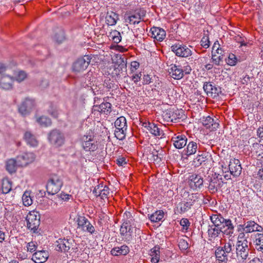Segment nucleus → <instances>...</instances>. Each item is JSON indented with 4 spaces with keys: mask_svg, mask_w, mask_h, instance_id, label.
<instances>
[{
    "mask_svg": "<svg viewBox=\"0 0 263 263\" xmlns=\"http://www.w3.org/2000/svg\"><path fill=\"white\" fill-rule=\"evenodd\" d=\"M210 219L214 227L224 231L226 235H231L233 233L234 227L230 219H224L220 214H213L210 216Z\"/></svg>",
    "mask_w": 263,
    "mask_h": 263,
    "instance_id": "obj_1",
    "label": "nucleus"
},
{
    "mask_svg": "<svg viewBox=\"0 0 263 263\" xmlns=\"http://www.w3.org/2000/svg\"><path fill=\"white\" fill-rule=\"evenodd\" d=\"M55 250L58 251L70 254L78 251V245L73 239H59L55 242Z\"/></svg>",
    "mask_w": 263,
    "mask_h": 263,
    "instance_id": "obj_2",
    "label": "nucleus"
},
{
    "mask_svg": "<svg viewBox=\"0 0 263 263\" xmlns=\"http://www.w3.org/2000/svg\"><path fill=\"white\" fill-rule=\"evenodd\" d=\"M232 250V246L231 242L226 243L223 247L219 246L216 248L215 255L218 263H227L228 261V254Z\"/></svg>",
    "mask_w": 263,
    "mask_h": 263,
    "instance_id": "obj_3",
    "label": "nucleus"
},
{
    "mask_svg": "<svg viewBox=\"0 0 263 263\" xmlns=\"http://www.w3.org/2000/svg\"><path fill=\"white\" fill-rule=\"evenodd\" d=\"M63 185V181L57 175L51 176L46 184L47 192L49 195L57 194Z\"/></svg>",
    "mask_w": 263,
    "mask_h": 263,
    "instance_id": "obj_4",
    "label": "nucleus"
},
{
    "mask_svg": "<svg viewBox=\"0 0 263 263\" xmlns=\"http://www.w3.org/2000/svg\"><path fill=\"white\" fill-rule=\"evenodd\" d=\"M125 21L130 24H138L141 21H143L146 15V11L143 8H137L134 11H130Z\"/></svg>",
    "mask_w": 263,
    "mask_h": 263,
    "instance_id": "obj_5",
    "label": "nucleus"
},
{
    "mask_svg": "<svg viewBox=\"0 0 263 263\" xmlns=\"http://www.w3.org/2000/svg\"><path fill=\"white\" fill-rule=\"evenodd\" d=\"M26 220L28 229L32 231L33 233H36L40 224V216L38 212H30L27 215Z\"/></svg>",
    "mask_w": 263,
    "mask_h": 263,
    "instance_id": "obj_6",
    "label": "nucleus"
},
{
    "mask_svg": "<svg viewBox=\"0 0 263 263\" xmlns=\"http://www.w3.org/2000/svg\"><path fill=\"white\" fill-rule=\"evenodd\" d=\"M92 59L91 55H85L78 59L72 65L73 71L81 72L85 70L89 65Z\"/></svg>",
    "mask_w": 263,
    "mask_h": 263,
    "instance_id": "obj_7",
    "label": "nucleus"
},
{
    "mask_svg": "<svg viewBox=\"0 0 263 263\" xmlns=\"http://www.w3.org/2000/svg\"><path fill=\"white\" fill-rule=\"evenodd\" d=\"M249 251L248 243L246 242L243 241L241 242H236V254L239 261H246L248 257Z\"/></svg>",
    "mask_w": 263,
    "mask_h": 263,
    "instance_id": "obj_8",
    "label": "nucleus"
},
{
    "mask_svg": "<svg viewBox=\"0 0 263 263\" xmlns=\"http://www.w3.org/2000/svg\"><path fill=\"white\" fill-rule=\"evenodd\" d=\"M116 59L113 73L119 77L123 71H126L127 59L121 54H117Z\"/></svg>",
    "mask_w": 263,
    "mask_h": 263,
    "instance_id": "obj_9",
    "label": "nucleus"
},
{
    "mask_svg": "<svg viewBox=\"0 0 263 263\" xmlns=\"http://www.w3.org/2000/svg\"><path fill=\"white\" fill-rule=\"evenodd\" d=\"M48 139L51 144L59 147L64 143L65 137L61 131L55 129L49 134Z\"/></svg>",
    "mask_w": 263,
    "mask_h": 263,
    "instance_id": "obj_10",
    "label": "nucleus"
},
{
    "mask_svg": "<svg viewBox=\"0 0 263 263\" xmlns=\"http://www.w3.org/2000/svg\"><path fill=\"white\" fill-rule=\"evenodd\" d=\"M77 222L78 229H81L84 232L89 233L91 234H93L95 233V227L85 216H79L77 218Z\"/></svg>",
    "mask_w": 263,
    "mask_h": 263,
    "instance_id": "obj_11",
    "label": "nucleus"
},
{
    "mask_svg": "<svg viewBox=\"0 0 263 263\" xmlns=\"http://www.w3.org/2000/svg\"><path fill=\"white\" fill-rule=\"evenodd\" d=\"M171 49L177 57L187 58L191 56L192 54L191 50L188 47L179 43L172 45Z\"/></svg>",
    "mask_w": 263,
    "mask_h": 263,
    "instance_id": "obj_12",
    "label": "nucleus"
},
{
    "mask_svg": "<svg viewBox=\"0 0 263 263\" xmlns=\"http://www.w3.org/2000/svg\"><path fill=\"white\" fill-rule=\"evenodd\" d=\"M203 88L206 95L213 98L217 97L221 93V88L219 86H216L211 82H204Z\"/></svg>",
    "mask_w": 263,
    "mask_h": 263,
    "instance_id": "obj_13",
    "label": "nucleus"
},
{
    "mask_svg": "<svg viewBox=\"0 0 263 263\" xmlns=\"http://www.w3.org/2000/svg\"><path fill=\"white\" fill-rule=\"evenodd\" d=\"M17 159L18 166L19 167H24L35 160V155L33 153L27 152L18 156Z\"/></svg>",
    "mask_w": 263,
    "mask_h": 263,
    "instance_id": "obj_14",
    "label": "nucleus"
},
{
    "mask_svg": "<svg viewBox=\"0 0 263 263\" xmlns=\"http://www.w3.org/2000/svg\"><path fill=\"white\" fill-rule=\"evenodd\" d=\"M35 106L34 100L26 98L18 108V112L23 116H26L30 114Z\"/></svg>",
    "mask_w": 263,
    "mask_h": 263,
    "instance_id": "obj_15",
    "label": "nucleus"
},
{
    "mask_svg": "<svg viewBox=\"0 0 263 263\" xmlns=\"http://www.w3.org/2000/svg\"><path fill=\"white\" fill-rule=\"evenodd\" d=\"M243 231L246 233H251L254 232H262L263 228L254 221H248L243 224L239 225Z\"/></svg>",
    "mask_w": 263,
    "mask_h": 263,
    "instance_id": "obj_16",
    "label": "nucleus"
},
{
    "mask_svg": "<svg viewBox=\"0 0 263 263\" xmlns=\"http://www.w3.org/2000/svg\"><path fill=\"white\" fill-rule=\"evenodd\" d=\"M242 167L238 159L231 158L229 162V171L234 177L239 176L241 172Z\"/></svg>",
    "mask_w": 263,
    "mask_h": 263,
    "instance_id": "obj_17",
    "label": "nucleus"
},
{
    "mask_svg": "<svg viewBox=\"0 0 263 263\" xmlns=\"http://www.w3.org/2000/svg\"><path fill=\"white\" fill-rule=\"evenodd\" d=\"M171 140L176 148L180 149L186 145L187 138L185 135L178 133L175 134Z\"/></svg>",
    "mask_w": 263,
    "mask_h": 263,
    "instance_id": "obj_18",
    "label": "nucleus"
},
{
    "mask_svg": "<svg viewBox=\"0 0 263 263\" xmlns=\"http://www.w3.org/2000/svg\"><path fill=\"white\" fill-rule=\"evenodd\" d=\"M189 184L190 187L193 189L200 188L203 183V178L197 174H193L189 177Z\"/></svg>",
    "mask_w": 263,
    "mask_h": 263,
    "instance_id": "obj_19",
    "label": "nucleus"
},
{
    "mask_svg": "<svg viewBox=\"0 0 263 263\" xmlns=\"http://www.w3.org/2000/svg\"><path fill=\"white\" fill-rule=\"evenodd\" d=\"M202 125L211 131L216 130L219 125V123L210 116L203 117L201 119Z\"/></svg>",
    "mask_w": 263,
    "mask_h": 263,
    "instance_id": "obj_20",
    "label": "nucleus"
},
{
    "mask_svg": "<svg viewBox=\"0 0 263 263\" xmlns=\"http://www.w3.org/2000/svg\"><path fill=\"white\" fill-rule=\"evenodd\" d=\"M152 37L158 41L161 42L165 37V31L160 27H153L151 29Z\"/></svg>",
    "mask_w": 263,
    "mask_h": 263,
    "instance_id": "obj_21",
    "label": "nucleus"
},
{
    "mask_svg": "<svg viewBox=\"0 0 263 263\" xmlns=\"http://www.w3.org/2000/svg\"><path fill=\"white\" fill-rule=\"evenodd\" d=\"M49 257V253L47 251H37L33 254L32 260L35 263H43L45 262Z\"/></svg>",
    "mask_w": 263,
    "mask_h": 263,
    "instance_id": "obj_22",
    "label": "nucleus"
},
{
    "mask_svg": "<svg viewBox=\"0 0 263 263\" xmlns=\"http://www.w3.org/2000/svg\"><path fill=\"white\" fill-rule=\"evenodd\" d=\"M144 127L147 128L149 132L155 136H160L161 137L164 135L163 131L158 126L154 123L148 122L144 123Z\"/></svg>",
    "mask_w": 263,
    "mask_h": 263,
    "instance_id": "obj_23",
    "label": "nucleus"
},
{
    "mask_svg": "<svg viewBox=\"0 0 263 263\" xmlns=\"http://www.w3.org/2000/svg\"><path fill=\"white\" fill-rule=\"evenodd\" d=\"M111 104L109 102L102 103L100 105H95L93 106L94 111H97L105 115H108L111 112Z\"/></svg>",
    "mask_w": 263,
    "mask_h": 263,
    "instance_id": "obj_24",
    "label": "nucleus"
},
{
    "mask_svg": "<svg viewBox=\"0 0 263 263\" xmlns=\"http://www.w3.org/2000/svg\"><path fill=\"white\" fill-rule=\"evenodd\" d=\"M13 79L8 75L3 76L0 79V87L3 89L9 90L12 87Z\"/></svg>",
    "mask_w": 263,
    "mask_h": 263,
    "instance_id": "obj_25",
    "label": "nucleus"
},
{
    "mask_svg": "<svg viewBox=\"0 0 263 263\" xmlns=\"http://www.w3.org/2000/svg\"><path fill=\"white\" fill-rule=\"evenodd\" d=\"M129 252V247L125 245H122L120 247H114L110 251V254L115 256L119 255H126Z\"/></svg>",
    "mask_w": 263,
    "mask_h": 263,
    "instance_id": "obj_26",
    "label": "nucleus"
},
{
    "mask_svg": "<svg viewBox=\"0 0 263 263\" xmlns=\"http://www.w3.org/2000/svg\"><path fill=\"white\" fill-rule=\"evenodd\" d=\"M160 249V247L157 245L150 250L149 254L151 256V261L152 263H158L159 261Z\"/></svg>",
    "mask_w": 263,
    "mask_h": 263,
    "instance_id": "obj_27",
    "label": "nucleus"
},
{
    "mask_svg": "<svg viewBox=\"0 0 263 263\" xmlns=\"http://www.w3.org/2000/svg\"><path fill=\"white\" fill-rule=\"evenodd\" d=\"M170 73H172L173 78L176 80H180L183 77V69L180 66L174 65L171 68Z\"/></svg>",
    "mask_w": 263,
    "mask_h": 263,
    "instance_id": "obj_28",
    "label": "nucleus"
},
{
    "mask_svg": "<svg viewBox=\"0 0 263 263\" xmlns=\"http://www.w3.org/2000/svg\"><path fill=\"white\" fill-rule=\"evenodd\" d=\"M199 145L194 141H190L187 144L186 148L184 149L185 154L189 156L190 155L195 154L196 152L199 149Z\"/></svg>",
    "mask_w": 263,
    "mask_h": 263,
    "instance_id": "obj_29",
    "label": "nucleus"
},
{
    "mask_svg": "<svg viewBox=\"0 0 263 263\" xmlns=\"http://www.w3.org/2000/svg\"><path fill=\"white\" fill-rule=\"evenodd\" d=\"M221 233L224 234V231L213 226H210V228L208 230L209 240L210 241L214 240Z\"/></svg>",
    "mask_w": 263,
    "mask_h": 263,
    "instance_id": "obj_30",
    "label": "nucleus"
},
{
    "mask_svg": "<svg viewBox=\"0 0 263 263\" xmlns=\"http://www.w3.org/2000/svg\"><path fill=\"white\" fill-rule=\"evenodd\" d=\"M105 19L108 25L113 26L117 23V20L119 19V15L113 11L108 12Z\"/></svg>",
    "mask_w": 263,
    "mask_h": 263,
    "instance_id": "obj_31",
    "label": "nucleus"
},
{
    "mask_svg": "<svg viewBox=\"0 0 263 263\" xmlns=\"http://www.w3.org/2000/svg\"><path fill=\"white\" fill-rule=\"evenodd\" d=\"M254 236V243L256 249L263 253V234L258 233Z\"/></svg>",
    "mask_w": 263,
    "mask_h": 263,
    "instance_id": "obj_32",
    "label": "nucleus"
},
{
    "mask_svg": "<svg viewBox=\"0 0 263 263\" xmlns=\"http://www.w3.org/2000/svg\"><path fill=\"white\" fill-rule=\"evenodd\" d=\"M164 212L162 210H158L154 213L148 215V218L152 222H157L161 221L164 217Z\"/></svg>",
    "mask_w": 263,
    "mask_h": 263,
    "instance_id": "obj_33",
    "label": "nucleus"
},
{
    "mask_svg": "<svg viewBox=\"0 0 263 263\" xmlns=\"http://www.w3.org/2000/svg\"><path fill=\"white\" fill-rule=\"evenodd\" d=\"M24 139L27 143L31 146H36L38 142L34 135L29 132H26L24 134Z\"/></svg>",
    "mask_w": 263,
    "mask_h": 263,
    "instance_id": "obj_34",
    "label": "nucleus"
},
{
    "mask_svg": "<svg viewBox=\"0 0 263 263\" xmlns=\"http://www.w3.org/2000/svg\"><path fill=\"white\" fill-rule=\"evenodd\" d=\"M17 164V159H10L7 161L6 163V170L10 173H14L16 171Z\"/></svg>",
    "mask_w": 263,
    "mask_h": 263,
    "instance_id": "obj_35",
    "label": "nucleus"
},
{
    "mask_svg": "<svg viewBox=\"0 0 263 263\" xmlns=\"http://www.w3.org/2000/svg\"><path fill=\"white\" fill-rule=\"evenodd\" d=\"M82 145L84 149L86 151L93 152L97 148V144L94 139L87 143H83Z\"/></svg>",
    "mask_w": 263,
    "mask_h": 263,
    "instance_id": "obj_36",
    "label": "nucleus"
},
{
    "mask_svg": "<svg viewBox=\"0 0 263 263\" xmlns=\"http://www.w3.org/2000/svg\"><path fill=\"white\" fill-rule=\"evenodd\" d=\"M127 228L128 226L123 223L120 229L121 235L126 242L130 241L132 239V236L127 233Z\"/></svg>",
    "mask_w": 263,
    "mask_h": 263,
    "instance_id": "obj_37",
    "label": "nucleus"
},
{
    "mask_svg": "<svg viewBox=\"0 0 263 263\" xmlns=\"http://www.w3.org/2000/svg\"><path fill=\"white\" fill-rule=\"evenodd\" d=\"M36 121L41 126L44 127L50 126L52 123L51 119L45 116L37 118Z\"/></svg>",
    "mask_w": 263,
    "mask_h": 263,
    "instance_id": "obj_38",
    "label": "nucleus"
},
{
    "mask_svg": "<svg viewBox=\"0 0 263 263\" xmlns=\"http://www.w3.org/2000/svg\"><path fill=\"white\" fill-rule=\"evenodd\" d=\"M115 126L119 128H127L126 120L124 117L121 116L118 118L115 122Z\"/></svg>",
    "mask_w": 263,
    "mask_h": 263,
    "instance_id": "obj_39",
    "label": "nucleus"
},
{
    "mask_svg": "<svg viewBox=\"0 0 263 263\" xmlns=\"http://www.w3.org/2000/svg\"><path fill=\"white\" fill-rule=\"evenodd\" d=\"M127 128H116V130H115V137L120 140H123L126 136L125 132Z\"/></svg>",
    "mask_w": 263,
    "mask_h": 263,
    "instance_id": "obj_40",
    "label": "nucleus"
},
{
    "mask_svg": "<svg viewBox=\"0 0 263 263\" xmlns=\"http://www.w3.org/2000/svg\"><path fill=\"white\" fill-rule=\"evenodd\" d=\"M22 201L25 206H29L32 203V200L30 197V193L26 191L22 196Z\"/></svg>",
    "mask_w": 263,
    "mask_h": 263,
    "instance_id": "obj_41",
    "label": "nucleus"
},
{
    "mask_svg": "<svg viewBox=\"0 0 263 263\" xmlns=\"http://www.w3.org/2000/svg\"><path fill=\"white\" fill-rule=\"evenodd\" d=\"M206 157L202 154H198V156L193 160V164L195 167H198L205 161Z\"/></svg>",
    "mask_w": 263,
    "mask_h": 263,
    "instance_id": "obj_42",
    "label": "nucleus"
},
{
    "mask_svg": "<svg viewBox=\"0 0 263 263\" xmlns=\"http://www.w3.org/2000/svg\"><path fill=\"white\" fill-rule=\"evenodd\" d=\"M223 58L224 55H217L215 51H212V59L215 65H221V63L223 62Z\"/></svg>",
    "mask_w": 263,
    "mask_h": 263,
    "instance_id": "obj_43",
    "label": "nucleus"
},
{
    "mask_svg": "<svg viewBox=\"0 0 263 263\" xmlns=\"http://www.w3.org/2000/svg\"><path fill=\"white\" fill-rule=\"evenodd\" d=\"M157 77L155 76L151 77L149 74H144L142 78L143 85H148L154 82V80H157Z\"/></svg>",
    "mask_w": 263,
    "mask_h": 263,
    "instance_id": "obj_44",
    "label": "nucleus"
},
{
    "mask_svg": "<svg viewBox=\"0 0 263 263\" xmlns=\"http://www.w3.org/2000/svg\"><path fill=\"white\" fill-rule=\"evenodd\" d=\"M11 190V184L8 180H3L2 185V192L4 194L9 193Z\"/></svg>",
    "mask_w": 263,
    "mask_h": 263,
    "instance_id": "obj_45",
    "label": "nucleus"
},
{
    "mask_svg": "<svg viewBox=\"0 0 263 263\" xmlns=\"http://www.w3.org/2000/svg\"><path fill=\"white\" fill-rule=\"evenodd\" d=\"M54 39L58 44L61 43L65 40V35L63 31L60 30L55 33Z\"/></svg>",
    "mask_w": 263,
    "mask_h": 263,
    "instance_id": "obj_46",
    "label": "nucleus"
},
{
    "mask_svg": "<svg viewBox=\"0 0 263 263\" xmlns=\"http://www.w3.org/2000/svg\"><path fill=\"white\" fill-rule=\"evenodd\" d=\"M99 193L100 196L101 197V199H104V198L107 197V196L109 193V189L107 186H104L103 185V187H101L100 192Z\"/></svg>",
    "mask_w": 263,
    "mask_h": 263,
    "instance_id": "obj_47",
    "label": "nucleus"
},
{
    "mask_svg": "<svg viewBox=\"0 0 263 263\" xmlns=\"http://www.w3.org/2000/svg\"><path fill=\"white\" fill-rule=\"evenodd\" d=\"M219 177H220L219 174H215L211 178L210 182L214 185H216L217 187L221 186L220 183L218 182Z\"/></svg>",
    "mask_w": 263,
    "mask_h": 263,
    "instance_id": "obj_48",
    "label": "nucleus"
},
{
    "mask_svg": "<svg viewBox=\"0 0 263 263\" xmlns=\"http://www.w3.org/2000/svg\"><path fill=\"white\" fill-rule=\"evenodd\" d=\"M180 211L181 213H184L191 208L193 205V202H187L180 204Z\"/></svg>",
    "mask_w": 263,
    "mask_h": 263,
    "instance_id": "obj_49",
    "label": "nucleus"
},
{
    "mask_svg": "<svg viewBox=\"0 0 263 263\" xmlns=\"http://www.w3.org/2000/svg\"><path fill=\"white\" fill-rule=\"evenodd\" d=\"M226 63L231 66L235 65L236 63V58L233 54H229L227 59H225Z\"/></svg>",
    "mask_w": 263,
    "mask_h": 263,
    "instance_id": "obj_50",
    "label": "nucleus"
},
{
    "mask_svg": "<svg viewBox=\"0 0 263 263\" xmlns=\"http://www.w3.org/2000/svg\"><path fill=\"white\" fill-rule=\"evenodd\" d=\"M201 45L203 48L206 49L210 46L209 37L208 35H204L201 40Z\"/></svg>",
    "mask_w": 263,
    "mask_h": 263,
    "instance_id": "obj_51",
    "label": "nucleus"
},
{
    "mask_svg": "<svg viewBox=\"0 0 263 263\" xmlns=\"http://www.w3.org/2000/svg\"><path fill=\"white\" fill-rule=\"evenodd\" d=\"M178 246L182 251H185L189 248V243L184 239H181L179 241Z\"/></svg>",
    "mask_w": 263,
    "mask_h": 263,
    "instance_id": "obj_52",
    "label": "nucleus"
},
{
    "mask_svg": "<svg viewBox=\"0 0 263 263\" xmlns=\"http://www.w3.org/2000/svg\"><path fill=\"white\" fill-rule=\"evenodd\" d=\"M246 233L243 231V232L239 233L238 235L237 241L236 242H241L244 241L245 242H246L247 243H248L249 242L247 240L248 236H246Z\"/></svg>",
    "mask_w": 263,
    "mask_h": 263,
    "instance_id": "obj_53",
    "label": "nucleus"
},
{
    "mask_svg": "<svg viewBox=\"0 0 263 263\" xmlns=\"http://www.w3.org/2000/svg\"><path fill=\"white\" fill-rule=\"evenodd\" d=\"M27 77V74L24 71H20L18 72L15 76L16 80L19 82L24 81Z\"/></svg>",
    "mask_w": 263,
    "mask_h": 263,
    "instance_id": "obj_54",
    "label": "nucleus"
},
{
    "mask_svg": "<svg viewBox=\"0 0 263 263\" xmlns=\"http://www.w3.org/2000/svg\"><path fill=\"white\" fill-rule=\"evenodd\" d=\"M180 224L183 229L185 230H187L190 226V222L187 218H182L180 221Z\"/></svg>",
    "mask_w": 263,
    "mask_h": 263,
    "instance_id": "obj_55",
    "label": "nucleus"
},
{
    "mask_svg": "<svg viewBox=\"0 0 263 263\" xmlns=\"http://www.w3.org/2000/svg\"><path fill=\"white\" fill-rule=\"evenodd\" d=\"M37 248V246L35 243L33 241L28 242L27 245V251L31 253L34 252Z\"/></svg>",
    "mask_w": 263,
    "mask_h": 263,
    "instance_id": "obj_56",
    "label": "nucleus"
},
{
    "mask_svg": "<svg viewBox=\"0 0 263 263\" xmlns=\"http://www.w3.org/2000/svg\"><path fill=\"white\" fill-rule=\"evenodd\" d=\"M92 72H88L85 75V81L84 83H86L87 86L91 84V83L92 82L93 80L91 79L92 77Z\"/></svg>",
    "mask_w": 263,
    "mask_h": 263,
    "instance_id": "obj_57",
    "label": "nucleus"
},
{
    "mask_svg": "<svg viewBox=\"0 0 263 263\" xmlns=\"http://www.w3.org/2000/svg\"><path fill=\"white\" fill-rule=\"evenodd\" d=\"M135 219L134 218L133 216H131L129 219H125V221H124L123 223H124L127 226H134L136 227V224H135Z\"/></svg>",
    "mask_w": 263,
    "mask_h": 263,
    "instance_id": "obj_58",
    "label": "nucleus"
},
{
    "mask_svg": "<svg viewBox=\"0 0 263 263\" xmlns=\"http://www.w3.org/2000/svg\"><path fill=\"white\" fill-rule=\"evenodd\" d=\"M114 35L112 37V40L114 42L116 43H119L121 40V36L120 35V33L119 31L115 30L113 32Z\"/></svg>",
    "mask_w": 263,
    "mask_h": 263,
    "instance_id": "obj_59",
    "label": "nucleus"
},
{
    "mask_svg": "<svg viewBox=\"0 0 263 263\" xmlns=\"http://www.w3.org/2000/svg\"><path fill=\"white\" fill-rule=\"evenodd\" d=\"M103 86L109 90L114 87V84L112 83L110 79H105L104 81Z\"/></svg>",
    "mask_w": 263,
    "mask_h": 263,
    "instance_id": "obj_60",
    "label": "nucleus"
},
{
    "mask_svg": "<svg viewBox=\"0 0 263 263\" xmlns=\"http://www.w3.org/2000/svg\"><path fill=\"white\" fill-rule=\"evenodd\" d=\"M197 199V196L196 194H189L187 201V202H193V204L195 202V201Z\"/></svg>",
    "mask_w": 263,
    "mask_h": 263,
    "instance_id": "obj_61",
    "label": "nucleus"
},
{
    "mask_svg": "<svg viewBox=\"0 0 263 263\" xmlns=\"http://www.w3.org/2000/svg\"><path fill=\"white\" fill-rule=\"evenodd\" d=\"M139 63L137 61H133L130 64V69L132 71H134L139 67Z\"/></svg>",
    "mask_w": 263,
    "mask_h": 263,
    "instance_id": "obj_62",
    "label": "nucleus"
},
{
    "mask_svg": "<svg viewBox=\"0 0 263 263\" xmlns=\"http://www.w3.org/2000/svg\"><path fill=\"white\" fill-rule=\"evenodd\" d=\"M93 139L94 136L93 135H84L82 137L83 143H87Z\"/></svg>",
    "mask_w": 263,
    "mask_h": 263,
    "instance_id": "obj_63",
    "label": "nucleus"
},
{
    "mask_svg": "<svg viewBox=\"0 0 263 263\" xmlns=\"http://www.w3.org/2000/svg\"><path fill=\"white\" fill-rule=\"evenodd\" d=\"M258 165H260L261 167H263V153L257 156Z\"/></svg>",
    "mask_w": 263,
    "mask_h": 263,
    "instance_id": "obj_64",
    "label": "nucleus"
}]
</instances>
